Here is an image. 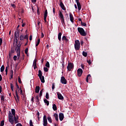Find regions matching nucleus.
<instances>
[{"instance_id":"1","label":"nucleus","mask_w":126,"mask_h":126,"mask_svg":"<svg viewBox=\"0 0 126 126\" xmlns=\"http://www.w3.org/2000/svg\"><path fill=\"white\" fill-rule=\"evenodd\" d=\"M74 47L76 51H78L80 49V42L79 40H77L75 41Z\"/></svg>"},{"instance_id":"2","label":"nucleus","mask_w":126,"mask_h":126,"mask_svg":"<svg viewBox=\"0 0 126 126\" xmlns=\"http://www.w3.org/2000/svg\"><path fill=\"white\" fill-rule=\"evenodd\" d=\"M78 31L81 36H86V32H85V31H84L83 28L79 27L78 28Z\"/></svg>"},{"instance_id":"3","label":"nucleus","mask_w":126,"mask_h":126,"mask_svg":"<svg viewBox=\"0 0 126 126\" xmlns=\"http://www.w3.org/2000/svg\"><path fill=\"white\" fill-rule=\"evenodd\" d=\"M74 67V65L73 64V63H68V65L67 66V69L68 71H71L72 69H73Z\"/></svg>"},{"instance_id":"4","label":"nucleus","mask_w":126,"mask_h":126,"mask_svg":"<svg viewBox=\"0 0 126 126\" xmlns=\"http://www.w3.org/2000/svg\"><path fill=\"white\" fill-rule=\"evenodd\" d=\"M43 125L44 126H48V120L47 119V116L46 115H44L43 116Z\"/></svg>"},{"instance_id":"5","label":"nucleus","mask_w":126,"mask_h":126,"mask_svg":"<svg viewBox=\"0 0 126 126\" xmlns=\"http://www.w3.org/2000/svg\"><path fill=\"white\" fill-rule=\"evenodd\" d=\"M15 94H16V96H14V98L17 103H19V102H20V100H19V96H18V94L17 93V90H16L15 91Z\"/></svg>"},{"instance_id":"6","label":"nucleus","mask_w":126,"mask_h":126,"mask_svg":"<svg viewBox=\"0 0 126 126\" xmlns=\"http://www.w3.org/2000/svg\"><path fill=\"white\" fill-rule=\"evenodd\" d=\"M61 82L62 84H66L67 83V81H66V79H65L64 77L62 76L61 77Z\"/></svg>"},{"instance_id":"7","label":"nucleus","mask_w":126,"mask_h":126,"mask_svg":"<svg viewBox=\"0 0 126 126\" xmlns=\"http://www.w3.org/2000/svg\"><path fill=\"white\" fill-rule=\"evenodd\" d=\"M82 73H83V70L81 68H78L77 70V74L78 76L80 77L81 75H82Z\"/></svg>"},{"instance_id":"8","label":"nucleus","mask_w":126,"mask_h":126,"mask_svg":"<svg viewBox=\"0 0 126 126\" xmlns=\"http://www.w3.org/2000/svg\"><path fill=\"white\" fill-rule=\"evenodd\" d=\"M20 33V31L18 30H17V31L16 32H15L14 37L17 38H18V39H19V38H18V37H19Z\"/></svg>"},{"instance_id":"9","label":"nucleus","mask_w":126,"mask_h":126,"mask_svg":"<svg viewBox=\"0 0 126 126\" xmlns=\"http://www.w3.org/2000/svg\"><path fill=\"white\" fill-rule=\"evenodd\" d=\"M58 98L59 100H63V96L60 92L57 93Z\"/></svg>"},{"instance_id":"10","label":"nucleus","mask_w":126,"mask_h":126,"mask_svg":"<svg viewBox=\"0 0 126 126\" xmlns=\"http://www.w3.org/2000/svg\"><path fill=\"white\" fill-rule=\"evenodd\" d=\"M75 1L77 3V5L78 6V10H81V4H80V2H79V0H75Z\"/></svg>"},{"instance_id":"11","label":"nucleus","mask_w":126,"mask_h":126,"mask_svg":"<svg viewBox=\"0 0 126 126\" xmlns=\"http://www.w3.org/2000/svg\"><path fill=\"white\" fill-rule=\"evenodd\" d=\"M64 118V115H63V113H59V119L61 122H62V121H63Z\"/></svg>"},{"instance_id":"12","label":"nucleus","mask_w":126,"mask_h":126,"mask_svg":"<svg viewBox=\"0 0 126 126\" xmlns=\"http://www.w3.org/2000/svg\"><path fill=\"white\" fill-rule=\"evenodd\" d=\"M69 17H70V20L72 23H74V18L73 17V15H72V14L71 13H69Z\"/></svg>"},{"instance_id":"13","label":"nucleus","mask_w":126,"mask_h":126,"mask_svg":"<svg viewBox=\"0 0 126 126\" xmlns=\"http://www.w3.org/2000/svg\"><path fill=\"white\" fill-rule=\"evenodd\" d=\"M47 16H48V11L46 10L44 13V20L45 22H47Z\"/></svg>"},{"instance_id":"14","label":"nucleus","mask_w":126,"mask_h":126,"mask_svg":"<svg viewBox=\"0 0 126 126\" xmlns=\"http://www.w3.org/2000/svg\"><path fill=\"white\" fill-rule=\"evenodd\" d=\"M60 6H61V8H62L63 10H65V7L64 6L63 3V1H60Z\"/></svg>"},{"instance_id":"15","label":"nucleus","mask_w":126,"mask_h":126,"mask_svg":"<svg viewBox=\"0 0 126 126\" xmlns=\"http://www.w3.org/2000/svg\"><path fill=\"white\" fill-rule=\"evenodd\" d=\"M18 42V38L16 37H14V46H15V47H16V46H17Z\"/></svg>"},{"instance_id":"16","label":"nucleus","mask_w":126,"mask_h":126,"mask_svg":"<svg viewBox=\"0 0 126 126\" xmlns=\"http://www.w3.org/2000/svg\"><path fill=\"white\" fill-rule=\"evenodd\" d=\"M53 117H54V118H55V120H56V122H59V115H58V114L55 113L53 115Z\"/></svg>"},{"instance_id":"17","label":"nucleus","mask_w":126,"mask_h":126,"mask_svg":"<svg viewBox=\"0 0 126 126\" xmlns=\"http://www.w3.org/2000/svg\"><path fill=\"white\" fill-rule=\"evenodd\" d=\"M14 122H15V124H17L18 123V119H19V117H18V116L17 115V116H14Z\"/></svg>"},{"instance_id":"18","label":"nucleus","mask_w":126,"mask_h":126,"mask_svg":"<svg viewBox=\"0 0 126 126\" xmlns=\"http://www.w3.org/2000/svg\"><path fill=\"white\" fill-rule=\"evenodd\" d=\"M59 15L60 18V19H64V18L63 17V13H62L61 11H59Z\"/></svg>"},{"instance_id":"19","label":"nucleus","mask_w":126,"mask_h":126,"mask_svg":"<svg viewBox=\"0 0 126 126\" xmlns=\"http://www.w3.org/2000/svg\"><path fill=\"white\" fill-rule=\"evenodd\" d=\"M8 121H9V123H10V124H11V125H13L14 124V120H13V118H8Z\"/></svg>"},{"instance_id":"20","label":"nucleus","mask_w":126,"mask_h":126,"mask_svg":"<svg viewBox=\"0 0 126 126\" xmlns=\"http://www.w3.org/2000/svg\"><path fill=\"white\" fill-rule=\"evenodd\" d=\"M39 79L42 83H45V77H44V76L39 77Z\"/></svg>"},{"instance_id":"21","label":"nucleus","mask_w":126,"mask_h":126,"mask_svg":"<svg viewBox=\"0 0 126 126\" xmlns=\"http://www.w3.org/2000/svg\"><path fill=\"white\" fill-rule=\"evenodd\" d=\"M62 40L63 41H65L66 43H67L68 41V39L66 38V36H65V35L63 36Z\"/></svg>"},{"instance_id":"22","label":"nucleus","mask_w":126,"mask_h":126,"mask_svg":"<svg viewBox=\"0 0 126 126\" xmlns=\"http://www.w3.org/2000/svg\"><path fill=\"white\" fill-rule=\"evenodd\" d=\"M4 95H1L0 101L1 104H3V103H4Z\"/></svg>"},{"instance_id":"23","label":"nucleus","mask_w":126,"mask_h":126,"mask_svg":"<svg viewBox=\"0 0 126 126\" xmlns=\"http://www.w3.org/2000/svg\"><path fill=\"white\" fill-rule=\"evenodd\" d=\"M40 91V87L39 86H36L35 87V93H39Z\"/></svg>"},{"instance_id":"24","label":"nucleus","mask_w":126,"mask_h":126,"mask_svg":"<svg viewBox=\"0 0 126 126\" xmlns=\"http://www.w3.org/2000/svg\"><path fill=\"white\" fill-rule=\"evenodd\" d=\"M90 77H91V75L90 74H88L86 78V82H87V83H88V82H89V78H90Z\"/></svg>"},{"instance_id":"25","label":"nucleus","mask_w":126,"mask_h":126,"mask_svg":"<svg viewBox=\"0 0 126 126\" xmlns=\"http://www.w3.org/2000/svg\"><path fill=\"white\" fill-rule=\"evenodd\" d=\"M53 109L54 110V111H57V110H58V108L57 107V105L55 104H53Z\"/></svg>"},{"instance_id":"26","label":"nucleus","mask_w":126,"mask_h":126,"mask_svg":"<svg viewBox=\"0 0 126 126\" xmlns=\"http://www.w3.org/2000/svg\"><path fill=\"white\" fill-rule=\"evenodd\" d=\"M63 33H62V32H60L58 34V39L59 40V41H61L62 40V35Z\"/></svg>"},{"instance_id":"27","label":"nucleus","mask_w":126,"mask_h":126,"mask_svg":"<svg viewBox=\"0 0 126 126\" xmlns=\"http://www.w3.org/2000/svg\"><path fill=\"white\" fill-rule=\"evenodd\" d=\"M44 102L45 104H47V106H49V105H50V102H49V101L48 100H47L46 99H44Z\"/></svg>"},{"instance_id":"28","label":"nucleus","mask_w":126,"mask_h":126,"mask_svg":"<svg viewBox=\"0 0 126 126\" xmlns=\"http://www.w3.org/2000/svg\"><path fill=\"white\" fill-rule=\"evenodd\" d=\"M35 98L36 99V100H35V102H36L37 103H38V104L40 103L39 102H40V99H39V95H37L35 96Z\"/></svg>"},{"instance_id":"29","label":"nucleus","mask_w":126,"mask_h":126,"mask_svg":"<svg viewBox=\"0 0 126 126\" xmlns=\"http://www.w3.org/2000/svg\"><path fill=\"white\" fill-rule=\"evenodd\" d=\"M47 120L48 122L50 123V124H52V123H53V121H52V118L51 117V116H49L48 117H47Z\"/></svg>"},{"instance_id":"30","label":"nucleus","mask_w":126,"mask_h":126,"mask_svg":"<svg viewBox=\"0 0 126 126\" xmlns=\"http://www.w3.org/2000/svg\"><path fill=\"white\" fill-rule=\"evenodd\" d=\"M10 79H12L13 78V70H11V73H10Z\"/></svg>"},{"instance_id":"31","label":"nucleus","mask_w":126,"mask_h":126,"mask_svg":"<svg viewBox=\"0 0 126 126\" xmlns=\"http://www.w3.org/2000/svg\"><path fill=\"white\" fill-rule=\"evenodd\" d=\"M11 113L14 117H15V109H11Z\"/></svg>"},{"instance_id":"32","label":"nucleus","mask_w":126,"mask_h":126,"mask_svg":"<svg viewBox=\"0 0 126 126\" xmlns=\"http://www.w3.org/2000/svg\"><path fill=\"white\" fill-rule=\"evenodd\" d=\"M38 77H42V71H41V70H38Z\"/></svg>"},{"instance_id":"33","label":"nucleus","mask_w":126,"mask_h":126,"mask_svg":"<svg viewBox=\"0 0 126 126\" xmlns=\"http://www.w3.org/2000/svg\"><path fill=\"white\" fill-rule=\"evenodd\" d=\"M4 71V65H2L0 68V72H3Z\"/></svg>"},{"instance_id":"34","label":"nucleus","mask_w":126,"mask_h":126,"mask_svg":"<svg viewBox=\"0 0 126 126\" xmlns=\"http://www.w3.org/2000/svg\"><path fill=\"white\" fill-rule=\"evenodd\" d=\"M17 56L18 57L17 60L18 61V60H19V59H20V51L19 52H18Z\"/></svg>"},{"instance_id":"35","label":"nucleus","mask_w":126,"mask_h":126,"mask_svg":"<svg viewBox=\"0 0 126 126\" xmlns=\"http://www.w3.org/2000/svg\"><path fill=\"white\" fill-rule=\"evenodd\" d=\"M39 44H40V38L38 39L37 42L35 44V47H38V46H39Z\"/></svg>"},{"instance_id":"36","label":"nucleus","mask_w":126,"mask_h":126,"mask_svg":"<svg viewBox=\"0 0 126 126\" xmlns=\"http://www.w3.org/2000/svg\"><path fill=\"white\" fill-rule=\"evenodd\" d=\"M42 95H43V90H42L40 91V93H39L40 98H41Z\"/></svg>"},{"instance_id":"37","label":"nucleus","mask_w":126,"mask_h":126,"mask_svg":"<svg viewBox=\"0 0 126 126\" xmlns=\"http://www.w3.org/2000/svg\"><path fill=\"white\" fill-rule=\"evenodd\" d=\"M45 66H46V67H50V63H49V62H46L45 64Z\"/></svg>"},{"instance_id":"38","label":"nucleus","mask_w":126,"mask_h":126,"mask_svg":"<svg viewBox=\"0 0 126 126\" xmlns=\"http://www.w3.org/2000/svg\"><path fill=\"white\" fill-rule=\"evenodd\" d=\"M82 55L84 57H87V53L83 51L82 53Z\"/></svg>"},{"instance_id":"39","label":"nucleus","mask_w":126,"mask_h":126,"mask_svg":"<svg viewBox=\"0 0 126 126\" xmlns=\"http://www.w3.org/2000/svg\"><path fill=\"white\" fill-rule=\"evenodd\" d=\"M20 41H23V40H24V36L22 35L20 36Z\"/></svg>"},{"instance_id":"40","label":"nucleus","mask_w":126,"mask_h":126,"mask_svg":"<svg viewBox=\"0 0 126 126\" xmlns=\"http://www.w3.org/2000/svg\"><path fill=\"white\" fill-rule=\"evenodd\" d=\"M34 69H36L37 68V63H33Z\"/></svg>"},{"instance_id":"41","label":"nucleus","mask_w":126,"mask_h":126,"mask_svg":"<svg viewBox=\"0 0 126 126\" xmlns=\"http://www.w3.org/2000/svg\"><path fill=\"white\" fill-rule=\"evenodd\" d=\"M25 54L28 56V48H27L25 50Z\"/></svg>"},{"instance_id":"42","label":"nucleus","mask_w":126,"mask_h":126,"mask_svg":"<svg viewBox=\"0 0 126 126\" xmlns=\"http://www.w3.org/2000/svg\"><path fill=\"white\" fill-rule=\"evenodd\" d=\"M43 69H44V71H45V72H48V71H49V69H48V67H44Z\"/></svg>"},{"instance_id":"43","label":"nucleus","mask_w":126,"mask_h":126,"mask_svg":"<svg viewBox=\"0 0 126 126\" xmlns=\"http://www.w3.org/2000/svg\"><path fill=\"white\" fill-rule=\"evenodd\" d=\"M13 59L14 61H15V62L17 61V56H16V55H14V57H13Z\"/></svg>"},{"instance_id":"44","label":"nucleus","mask_w":126,"mask_h":126,"mask_svg":"<svg viewBox=\"0 0 126 126\" xmlns=\"http://www.w3.org/2000/svg\"><path fill=\"white\" fill-rule=\"evenodd\" d=\"M30 126H33V122L32 121V120L30 121Z\"/></svg>"},{"instance_id":"45","label":"nucleus","mask_w":126,"mask_h":126,"mask_svg":"<svg viewBox=\"0 0 126 126\" xmlns=\"http://www.w3.org/2000/svg\"><path fill=\"white\" fill-rule=\"evenodd\" d=\"M9 118H13V116H12V114H11V113L10 112V114H9L8 115V119H9Z\"/></svg>"},{"instance_id":"46","label":"nucleus","mask_w":126,"mask_h":126,"mask_svg":"<svg viewBox=\"0 0 126 126\" xmlns=\"http://www.w3.org/2000/svg\"><path fill=\"white\" fill-rule=\"evenodd\" d=\"M16 52H17V54L20 52V48L16 47Z\"/></svg>"},{"instance_id":"47","label":"nucleus","mask_w":126,"mask_h":126,"mask_svg":"<svg viewBox=\"0 0 126 126\" xmlns=\"http://www.w3.org/2000/svg\"><path fill=\"white\" fill-rule=\"evenodd\" d=\"M18 80L19 83H20V84H21V83H22V81H21V79H20V77H18Z\"/></svg>"},{"instance_id":"48","label":"nucleus","mask_w":126,"mask_h":126,"mask_svg":"<svg viewBox=\"0 0 126 126\" xmlns=\"http://www.w3.org/2000/svg\"><path fill=\"white\" fill-rule=\"evenodd\" d=\"M4 126V121H2L0 123V126Z\"/></svg>"},{"instance_id":"49","label":"nucleus","mask_w":126,"mask_h":126,"mask_svg":"<svg viewBox=\"0 0 126 126\" xmlns=\"http://www.w3.org/2000/svg\"><path fill=\"white\" fill-rule=\"evenodd\" d=\"M21 63V59H19L18 60V62L17 63L16 65L18 66V64H19V63Z\"/></svg>"},{"instance_id":"50","label":"nucleus","mask_w":126,"mask_h":126,"mask_svg":"<svg viewBox=\"0 0 126 126\" xmlns=\"http://www.w3.org/2000/svg\"><path fill=\"white\" fill-rule=\"evenodd\" d=\"M10 87H11V89L12 90V91H13V84H12V83L10 84Z\"/></svg>"},{"instance_id":"51","label":"nucleus","mask_w":126,"mask_h":126,"mask_svg":"<svg viewBox=\"0 0 126 126\" xmlns=\"http://www.w3.org/2000/svg\"><path fill=\"white\" fill-rule=\"evenodd\" d=\"M61 20L62 24L63 25V24H64V19H62Z\"/></svg>"},{"instance_id":"52","label":"nucleus","mask_w":126,"mask_h":126,"mask_svg":"<svg viewBox=\"0 0 126 126\" xmlns=\"http://www.w3.org/2000/svg\"><path fill=\"white\" fill-rule=\"evenodd\" d=\"M45 97H46V99H49V93H46Z\"/></svg>"},{"instance_id":"53","label":"nucleus","mask_w":126,"mask_h":126,"mask_svg":"<svg viewBox=\"0 0 126 126\" xmlns=\"http://www.w3.org/2000/svg\"><path fill=\"white\" fill-rule=\"evenodd\" d=\"M81 24L82 26H85V27L86 26V23H83V22H81Z\"/></svg>"},{"instance_id":"54","label":"nucleus","mask_w":126,"mask_h":126,"mask_svg":"<svg viewBox=\"0 0 126 126\" xmlns=\"http://www.w3.org/2000/svg\"><path fill=\"white\" fill-rule=\"evenodd\" d=\"M16 46H17L16 48H19H19L20 49V48H21V44H20V43H19V44H17Z\"/></svg>"},{"instance_id":"55","label":"nucleus","mask_w":126,"mask_h":126,"mask_svg":"<svg viewBox=\"0 0 126 126\" xmlns=\"http://www.w3.org/2000/svg\"><path fill=\"white\" fill-rule=\"evenodd\" d=\"M20 91V94H23V91H22V89H21V88H20V89H19V91Z\"/></svg>"},{"instance_id":"56","label":"nucleus","mask_w":126,"mask_h":126,"mask_svg":"<svg viewBox=\"0 0 126 126\" xmlns=\"http://www.w3.org/2000/svg\"><path fill=\"white\" fill-rule=\"evenodd\" d=\"M16 85L18 91H19V89H20V88H19V86H18V84H17V83H16Z\"/></svg>"},{"instance_id":"57","label":"nucleus","mask_w":126,"mask_h":126,"mask_svg":"<svg viewBox=\"0 0 126 126\" xmlns=\"http://www.w3.org/2000/svg\"><path fill=\"white\" fill-rule=\"evenodd\" d=\"M24 39H27V40L28 41V35H27V34H26V35L24 37Z\"/></svg>"},{"instance_id":"58","label":"nucleus","mask_w":126,"mask_h":126,"mask_svg":"<svg viewBox=\"0 0 126 126\" xmlns=\"http://www.w3.org/2000/svg\"><path fill=\"white\" fill-rule=\"evenodd\" d=\"M54 126H59V121H57L56 123L54 124Z\"/></svg>"},{"instance_id":"59","label":"nucleus","mask_w":126,"mask_h":126,"mask_svg":"<svg viewBox=\"0 0 126 126\" xmlns=\"http://www.w3.org/2000/svg\"><path fill=\"white\" fill-rule=\"evenodd\" d=\"M37 13L38 15H40V11H39V7H37Z\"/></svg>"},{"instance_id":"60","label":"nucleus","mask_w":126,"mask_h":126,"mask_svg":"<svg viewBox=\"0 0 126 126\" xmlns=\"http://www.w3.org/2000/svg\"><path fill=\"white\" fill-rule=\"evenodd\" d=\"M2 44V38H0V46Z\"/></svg>"},{"instance_id":"61","label":"nucleus","mask_w":126,"mask_h":126,"mask_svg":"<svg viewBox=\"0 0 126 126\" xmlns=\"http://www.w3.org/2000/svg\"><path fill=\"white\" fill-rule=\"evenodd\" d=\"M36 115H37L38 121H39L40 120V118L39 117V116H40V113H39V112H37Z\"/></svg>"},{"instance_id":"62","label":"nucleus","mask_w":126,"mask_h":126,"mask_svg":"<svg viewBox=\"0 0 126 126\" xmlns=\"http://www.w3.org/2000/svg\"><path fill=\"white\" fill-rule=\"evenodd\" d=\"M52 89L53 90L55 89V83H53Z\"/></svg>"},{"instance_id":"63","label":"nucleus","mask_w":126,"mask_h":126,"mask_svg":"<svg viewBox=\"0 0 126 126\" xmlns=\"http://www.w3.org/2000/svg\"><path fill=\"white\" fill-rule=\"evenodd\" d=\"M80 42L81 46H83V44H84V42H83V40H81Z\"/></svg>"},{"instance_id":"64","label":"nucleus","mask_w":126,"mask_h":126,"mask_svg":"<svg viewBox=\"0 0 126 126\" xmlns=\"http://www.w3.org/2000/svg\"><path fill=\"white\" fill-rule=\"evenodd\" d=\"M11 6H12V7H13L14 8H15V7H16V6H15V4H12Z\"/></svg>"}]
</instances>
